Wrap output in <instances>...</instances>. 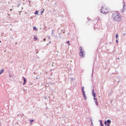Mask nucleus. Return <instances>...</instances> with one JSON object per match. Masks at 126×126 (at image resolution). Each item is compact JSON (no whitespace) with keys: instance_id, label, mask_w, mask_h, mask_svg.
<instances>
[{"instance_id":"obj_27","label":"nucleus","mask_w":126,"mask_h":126,"mask_svg":"<svg viewBox=\"0 0 126 126\" xmlns=\"http://www.w3.org/2000/svg\"><path fill=\"white\" fill-rule=\"evenodd\" d=\"M51 41H49V44H51Z\"/></svg>"},{"instance_id":"obj_2","label":"nucleus","mask_w":126,"mask_h":126,"mask_svg":"<svg viewBox=\"0 0 126 126\" xmlns=\"http://www.w3.org/2000/svg\"><path fill=\"white\" fill-rule=\"evenodd\" d=\"M92 95L94 97V102L95 103V105H96V106H98V101L97 100V98H96V93H95V92H94V89L92 91Z\"/></svg>"},{"instance_id":"obj_30","label":"nucleus","mask_w":126,"mask_h":126,"mask_svg":"<svg viewBox=\"0 0 126 126\" xmlns=\"http://www.w3.org/2000/svg\"><path fill=\"white\" fill-rule=\"evenodd\" d=\"M52 66H54V64H52Z\"/></svg>"},{"instance_id":"obj_6","label":"nucleus","mask_w":126,"mask_h":126,"mask_svg":"<svg viewBox=\"0 0 126 126\" xmlns=\"http://www.w3.org/2000/svg\"><path fill=\"white\" fill-rule=\"evenodd\" d=\"M123 9L122 10H121V12H124V11H125V7H126V3L125 2V1H123Z\"/></svg>"},{"instance_id":"obj_18","label":"nucleus","mask_w":126,"mask_h":126,"mask_svg":"<svg viewBox=\"0 0 126 126\" xmlns=\"http://www.w3.org/2000/svg\"><path fill=\"white\" fill-rule=\"evenodd\" d=\"M107 121H104V125H105V126H106V125H107Z\"/></svg>"},{"instance_id":"obj_10","label":"nucleus","mask_w":126,"mask_h":126,"mask_svg":"<svg viewBox=\"0 0 126 126\" xmlns=\"http://www.w3.org/2000/svg\"><path fill=\"white\" fill-rule=\"evenodd\" d=\"M33 30H35V31H38V29L36 28V27H33Z\"/></svg>"},{"instance_id":"obj_25","label":"nucleus","mask_w":126,"mask_h":126,"mask_svg":"<svg viewBox=\"0 0 126 126\" xmlns=\"http://www.w3.org/2000/svg\"><path fill=\"white\" fill-rule=\"evenodd\" d=\"M40 78L36 77V79H39Z\"/></svg>"},{"instance_id":"obj_20","label":"nucleus","mask_w":126,"mask_h":126,"mask_svg":"<svg viewBox=\"0 0 126 126\" xmlns=\"http://www.w3.org/2000/svg\"><path fill=\"white\" fill-rule=\"evenodd\" d=\"M44 12V10H42L41 11V14L42 15V14Z\"/></svg>"},{"instance_id":"obj_31","label":"nucleus","mask_w":126,"mask_h":126,"mask_svg":"<svg viewBox=\"0 0 126 126\" xmlns=\"http://www.w3.org/2000/svg\"><path fill=\"white\" fill-rule=\"evenodd\" d=\"M0 43H1V41L0 40Z\"/></svg>"},{"instance_id":"obj_8","label":"nucleus","mask_w":126,"mask_h":126,"mask_svg":"<svg viewBox=\"0 0 126 126\" xmlns=\"http://www.w3.org/2000/svg\"><path fill=\"white\" fill-rule=\"evenodd\" d=\"M4 71V69H1L0 71V75L2 73H3V71Z\"/></svg>"},{"instance_id":"obj_11","label":"nucleus","mask_w":126,"mask_h":126,"mask_svg":"<svg viewBox=\"0 0 126 126\" xmlns=\"http://www.w3.org/2000/svg\"><path fill=\"white\" fill-rule=\"evenodd\" d=\"M106 122H107V124H111V120H110V119L107 120Z\"/></svg>"},{"instance_id":"obj_15","label":"nucleus","mask_w":126,"mask_h":126,"mask_svg":"<svg viewBox=\"0 0 126 126\" xmlns=\"http://www.w3.org/2000/svg\"><path fill=\"white\" fill-rule=\"evenodd\" d=\"M67 44H68V46H70V44L69 43V40L67 41Z\"/></svg>"},{"instance_id":"obj_12","label":"nucleus","mask_w":126,"mask_h":126,"mask_svg":"<svg viewBox=\"0 0 126 126\" xmlns=\"http://www.w3.org/2000/svg\"><path fill=\"white\" fill-rule=\"evenodd\" d=\"M39 12L38 11H36L34 13V14H36L37 15H38Z\"/></svg>"},{"instance_id":"obj_22","label":"nucleus","mask_w":126,"mask_h":126,"mask_svg":"<svg viewBox=\"0 0 126 126\" xmlns=\"http://www.w3.org/2000/svg\"><path fill=\"white\" fill-rule=\"evenodd\" d=\"M116 42L117 43H119V41H118V40H116Z\"/></svg>"},{"instance_id":"obj_1","label":"nucleus","mask_w":126,"mask_h":126,"mask_svg":"<svg viewBox=\"0 0 126 126\" xmlns=\"http://www.w3.org/2000/svg\"><path fill=\"white\" fill-rule=\"evenodd\" d=\"M112 19L113 21H115V22H120V21H122V15L120 14L119 13H113L112 15Z\"/></svg>"},{"instance_id":"obj_13","label":"nucleus","mask_w":126,"mask_h":126,"mask_svg":"<svg viewBox=\"0 0 126 126\" xmlns=\"http://www.w3.org/2000/svg\"><path fill=\"white\" fill-rule=\"evenodd\" d=\"M34 39L36 41H37V40H38V38H37V37H36V36H34Z\"/></svg>"},{"instance_id":"obj_9","label":"nucleus","mask_w":126,"mask_h":126,"mask_svg":"<svg viewBox=\"0 0 126 126\" xmlns=\"http://www.w3.org/2000/svg\"><path fill=\"white\" fill-rule=\"evenodd\" d=\"M99 122H100V126H104V125H103V123H102V120H99Z\"/></svg>"},{"instance_id":"obj_21","label":"nucleus","mask_w":126,"mask_h":126,"mask_svg":"<svg viewBox=\"0 0 126 126\" xmlns=\"http://www.w3.org/2000/svg\"><path fill=\"white\" fill-rule=\"evenodd\" d=\"M107 126H110V124L108 123L107 124H106Z\"/></svg>"},{"instance_id":"obj_3","label":"nucleus","mask_w":126,"mask_h":126,"mask_svg":"<svg viewBox=\"0 0 126 126\" xmlns=\"http://www.w3.org/2000/svg\"><path fill=\"white\" fill-rule=\"evenodd\" d=\"M100 12L101 13H103V14H105L106 13H108V12H109V10H108V9L106 7H104L103 6H102L101 7V9H100Z\"/></svg>"},{"instance_id":"obj_4","label":"nucleus","mask_w":126,"mask_h":126,"mask_svg":"<svg viewBox=\"0 0 126 126\" xmlns=\"http://www.w3.org/2000/svg\"><path fill=\"white\" fill-rule=\"evenodd\" d=\"M79 50H80L79 55H80V57H81V58H84V57H85V55L84 54H85V52H84V51H83V50H82V47H80L79 48Z\"/></svg>"},{"instance_id":"obj_19","label":"nucleus","mask_w":126,"mask_h":126,"mask_svg":"<svg viewBox=\"0 0 126 126\" xmlns=\"http://www.w3.org/2000/svg\"><path fill=\"white\" fill-rule=\"evenodd\" d=\"M91 123L92 126H93V122H92V120L91 119Z\"/></svg>"},{"instance_id":"obj_7","label":"nucleus","mask_w":126,"mask_h":126,"mask_svg":"<svg viewBox=\"0 0 126 126\" xmlns=\"http://www.w3.org/2000/svg\"><path fill=\"white\" fill-rule=\"evenodd\" d=\"M22 78L24 80V83L23 84V85H25V83H26V79L24 77H23Z\"/></svg>"},{"instance_id":"obj_23","label":"nucleus","mask_w":126,"mask_h":126,"mask_svg":"<svg viewBox=\"0 0 126 126\" xmlns=\"http://www.w3.org/2000/svg\"><path fill=\"white\" fill-rule=\"evenodd\" d=\"M54 33V30H52V32H51V34H53Z\"/></svg>"},{"instance_id":"obj_24","label":"nucleus","mask_w":126,"mask_h":126,"mask_svg":"<svg viewBox=\"0 0 126 126\" xmlns=\"http://www.w3.org/2000/svg\"><path fill=\"white\" fill-rule=\"evenodd\" d=\"M48 39H51V36H48Z\"/></svg>"},{"instance_id":"obj_32","label":"nucleus","mask_w":126,"mask_h":126,"mask_svg":"<svg viewBox=\"0 0 126 126\" xmlns=\"http://www.w3.org/2000/svg\"><path fill=\"white\" fill-rule=\"evenodd\" d=\"M63 33H64V32H63Z\"/></svg>"},{"instance_id":"obj_17","label":"nucleus","mask_w":126,"mask_h":126,"mask_svg":"<svg viewBox=\"0 0 126 126\" xmlns=\"http://www.w3.org/2000/svg\"><path fill=\"white\" fill-rule=\"evenodd\" d=\"M118 37H119V35H118V34H117L116 35V38L117 39V38H118Z\"/></svg>"},{"instance_id":"obj_16","label":"nucleus","mask_w":126,"mask_h":126,"mask_svg":"<svg viewBox=\"0 0 126 126\" xmlns=\"http://www.w3.org/2000/svg\"><path fill=\"white\" fill-rule=\"evenodd\" d=\"M30 122H31V123H33V122H34V120H30Z\"/></svg>"},{"instance_id":"obj_5","label":"nucleus","mask_w":126,"mask_h":126,"mask_svg":"<svg viewBox=\"0 0 126 126\" xmlns=\"http://www.w3.org/2000/svg\"><path fill=\"white\" fill-rule=\"evenodd\" d=\"M82 92L83 93V96L84 100H87L86 94H85V91H84V87H81Z\"/></svg>"},{"instance_id":"obj_14","label":"nucleus","mask_w":126,"mask_h":126,"mask_svg":"<svg viewBox=\"0 0 126 126\" xmlns=\"http://www.w3.org/2000/svg\"><path fill=\"white\" fill-rule=\"evenodd\" d=\"M94 72V67L93 68L92 74V76H93V72Z\"/></svg>"},{"instance_id":"obj_28","label":"nucleus","mask_w":126,"mask_h":126,"mask_svg":"<svg viewBox=\"0 0 126 126\" xmlns=\"http://www.w3.org/2000/svg\"><path fill=\"white\" fill-rule=\"evenodd\" d=\"M10 11H12V9H10Z\"/></svg>"},{"instance_id":"obj_29","label":"nucleus","mask_w":126,"mask_h":126,"mask_svg":"<svg viewBox=\"0 0 126 126\" xmlns=\"http://www.w3.org/2000/svg\"><path fill=\"white\" fill-rule=\"evenodd\" d=\"M117 60H120V58H118L117 59Z\"/></svg>"},{"instance_id":"obj_26","label":"nucleus","mask_w":126,"mask_h":126,"mask_svg":"<svg viewBox=\"0 0 126 126\" xmlns=\"http://www.w3.org/2000/svg\"><path fill=\"white\" fill-rule=\"evenodd\" d=\"M45 41H46V38L44 39V42H45Z\"/></svg>"}]
</instances>
